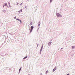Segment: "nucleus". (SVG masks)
<instances>
[{"mask_svg": "<svg viewBox=\"0 0 75 75\" xmlns=\"http://www.w3.org/2000/svg\"><path fill=\"white\" fill-rule=\"evenodd\" d=\"M43 47H44V45H43V44H42V46L40 50V54H41V51H42V49H43Z\"/></svg>", "mask_w": 75, "mask_h": 75, "instance_id": "nucleus-2", "label": "nucleus"}, {"mask_svg": "<svg viewBox=\"0 0 75 75\" xmlns=\"http://www.w3.org/2000/svg\"><path fill=\"white\" fill-rule=\"evenodd\" d=\"M16 20H17V21H20L21 24V21L20 20V19L17 18H16Z\"/></svg>", "mask_w": 75, "mask_h": 75, "instance_id": "nucleus-4", "label": "nucleus"}, {"mask_svg": "<svg viewBox=\"0 0 75 75\" xmlns=\"http://www.w3.org/2000/svg\"><path fill=\"white\" fill-rule=\"evenodd\" d=\"M23 10V9H20V10L18 11V13H21L22 12V11Z\"/></svg>", "mask_w": 75, "mask_h": 75, "instance_id": "nucleus-6", "label": "nucleus"}, {"mask_svg": "<svg viewBox=\"0 0 75 75\" xmlns=\"http://www.w3.org/2000/svg\"><path fill=\"white\" fill-rule=\"evenodd\" d=\"M72 49H74V48H75V46H72Z\"/></svg>", "mask_w": 75, "mask_h": 75, "instance_id": "nucleus-11", "label": "nucleus"}, {"mask_svg": "<svg viewBox=\"0 0 75 75\" xmlns=\"http://www.w3.org/2000/svg\"><path fill=\"white\" fill-rule=\"evenodd\" d=\"M40 24H41V22H40V21L38 22V26H40Z\"/></svg>", "mask_w": 75, "mask_h": 75, "instance_id": "nucleus-8", "label": "nucleus"}, {"mask_svg": "<svg viewBox=\"0 0 75 75\" xmlns=\"http://www.w3.org/2000/svg\"><path fill=\"white\" fill-rule=\"evenodd\" d=\"M56 16L57 17H59V18H61V17H62V15L58 12L56 13Z\"/></svg>", "mask_w": 75, "mask_h": 75, "instance_id": "nucleus-1", "label": "nucleus"}, {"mask_svg": "<svg viewBox=\"0 0 75 75\" xmlns=\"http://www.w3.org/2000/svg\"><path fill=\"white\" fill-rule=\"evenodd\" d=\"M35 10H37V7H35Z\"/></svg>", "mask_w": 75, "mask_h": 75, "instance_id": "nucleus-15", "label": "nucleus"}, {"mask_svg": "<svg viewBox=\"0 0 75 75\" xmlns=\"http://www.w3.org/2000/svg\"><path fill=\"white\" fill-rule=\"evenodd\" d=\"M62 49H63V48H61V50H62Z\"/></svg>", "mask_w": 75, "mask_h": 75, "instance_id": "nucleus-25", "label": "nucleus"}, {"mask_svg": "<svg viewBox=\"0 0 75 75\" xmlns=\"http://www.w3.org/2000/svg\"><path fill=\"white\" fill-rule=\"evenodd\" d=\"M34 28V26H31L30 27V33H31V32H32V30H33V29Z\"/></svg>", "mask_w": 75, "mask_h": 75, "instance_id": "nucleus-3", "label": "nucleus"}, {"mask_svg": "<svg viewBox=\"0 0 75 75\" xmlns=\"http://www.w3.org/2000/svg\"><path fill=\"white\" fill-rule=\"evenodd\" d=\"M9 7H11V6H10V5H9Z\"/></svg>", "mask_w": 75, "mask_h": 75, "instance_id": "nucleus-19", "label": "nucleus"}, {"mask_svg": "<svg viewBox=\"0 0 75 75\" xmlns=\"http://www.w3.org/2000/svg\"><path fill=\"white\" fill-rule=\"evenodd\" d=\"M50 3H52V0H50Z\"/></svg>", "mask_w": 75, "mask_h": 75, "instance_id": "nucleus-16", "label": "nucleus"}, {"mask_svg": "<svg viewBox=\"0 0 75 75\" xmlns=\"http://www.w3.org/2000/svg\"><path fill=\"white\" fill-rule=\"evenodd\" d=\"M2 11H3V13H6V11L5 10H3Z\"/></svg>", "mask_w": 75, "mask_h": 75, "instance_id": "nucleus-9", "label": "nucleus"}, {"mask_svg": "<svg viewBox=\"0 0 75 75\" xmlns=\"http://www.w3.org/2000/svg\"><path fill=\"white\" fill-rule=\"evenodd\" d=\"M41 75H42V73H41Z\"/></svg>", "mask_w": 75, "mask_h": 75, "instance_id": "nucleus-27", "label": "nucleus"}, {"mask_svg": "<svg viewBox=\"0 0 75 75\" xmlns=\"http://www.w3.org/2000/svg\"><path fill=\"white\" fill-rule=\"evenodd\" d=\"M21 68L19 69V72H20V71H21Z\"/></svg>", "mask_w": 75, "mask_h": 75, "instance_id": "nucleus-12", "label": "nucleus"}, {"mask_svg": "<svg viewBox=\"0 0 75 75\" xmlns=\"http://www.w3.org/2000/svg\"><path fill=\"white\" fill-rule=\"evenodd\" d=\"M14 17H15V18H16V16H15Z\"/></svg>", "mask_w": 75, "mask_h": 75, "instance_id": "nucleus-24", "label": "nucleus"}, {"mask_svg": "<svg viewBox=\"0 0 75 75\" xmlns=\"http://www.w3.org/2000/svg\"><path fill=\"white\" fill-rule=\"evenodd\" d=\"M47 73H48V70H47L46 71L45 74H47Z\"/></svg>", "mask_w": 75, "mask_h": 75, "instance_id": "nucleus-14", "label": "nucleus"}, {"mask_svg": "<svg viewBox=\"0 0 75 75\" xmlns=\"http://www.w3.org/2000/svg\"><path fill=\"white\" fill-rule=\"evenodd\" d=\"M6 6L8 8V6L7 5Z\"/></svg>", "mask_w": 75, "mask_h": 75, "instance_id": "nucleus-23", "label": "nucleus"}, {"mask_svg": "<svg viewBox=\"0 0 75 75\" xmlns=\"http://www.w3.org/2000/svg\"><path fill=\"white\" fill-rule=\"evenodd\" d=\"M22 4H23V3H22L20 4V5H21Z\"/></svg>", "mask_w": 75, "mask_h": 75, "instance_id": "nucleus-20", "label": "nucleus"}, {"mask_svg": "<svg viewBox=\"0 0 75 75\" xmlns=\"http://www.w3.org/2000/svg\"><path fill=\"white\" fill-rule=\"evenodd\" d=\"M3 7H4V6H3Z\"/></svg>", "mask_w": 75, "mask_h": 75, "instance_id": "nucleus-26", "label": "nucleus"}, {"mask_svg": "<svg viewBox=\"0 0 75 75\" xmlns=\"http://www.w3.org/2000/svg\"><path fill=\"white\" fill-rule=\"evenodd\" d=\"M17 5H18V3H17Z\"/></svg>", "mask_w": 75, "mask_h": 75, "instance_id": "nucleus-21", "label": "nucleus"}, {"mask_svg": "<svg viewBox=\"0 0 75 75\" xmlns=\"http://www.w3.org/2000/svg\"><path fill=\"white\" fill-rule=\"evenodd\" d=\"M51 43H52V42H49L48 43V45L49 46H50L51 44Z\"/></svg>", "mask_w": 75, "mask_h": 75, "instance_id": "nucleus-7", "label": "nucleus"}, {"mask_svg": "<svg viewBox=\"0 0 75 75\" xmlns=\"http://www.w3.org/2000/svg\"><path fill=\"white\" fill-rule=\"evenodd\" d=\"M57 69V67H55L53 69V72H54L55 70Z\"/></svg>", "mask_w": 75, "mask_h": 75, "instance_id": "nucleus-5", "label": "nucleus"}, {"mask_svg": "<svg viewBox=\"0 0 75 75\" xmlns=\"http://www.w3.org/2000/svg\"><path fill=\"white\" fill-rule=\"evenodd\" d=\"M32 24H33V22H31L30 23V25H32Z\"/></svg>", "mask_w": 75, "mask_h": 75, "instance_id": "nucleus-17", "label": "nucleus"}, {"mask_svg": "<svg viewBox=\"0 0 75 75\" xmlns=\"http://www.w3.org/2000/svg\"><path fill=\"white\" fill-rule=\"evenodd\" d=\"M38 44H37V47H38Z\"/></svg>", "mask_w": 75, "mask_h": 75, "instance_id": "nucleus-18", "label": "nucleus"}, {"mask_svg": "<svg viewBox=\"0 0 75 75\" xmlns=\"http://www.w3.org/2000/svg\"><path fill=\"white\" fill-rule=\"evenodd\" d=\"M27 6H25V8H27Z\"/></svg>", "mask_w": 75, "mask_h": 75, "instance_id": "nucleus-22", "label": "nucleus"}, {"mask_svg": "<svg viewBox=\"0 0 75 75\" xmlns=\"http://www.w3.org/2000/svg\"><path fill=\"white\" fill-rule=\"evenodd\" d=\"M4 5L5 6H7V4L6 3H5L4 4Z\"/></svg>", "mask_w": 75, "mask_h": 75, "instance_id": "nucleus-10", "label": "nucleus"}, {"mask_svg": "<svg viewBox=\"0 0 75 75\" xmlns=\"http://www.w3.org/2000/svg\"><path fill=\"white\" fill-rule=\"evenodd\" d=\"M27 58V56L26 57H25L24 58H23V59H25L26 58Z\"/></svg>", "mask_w": 75, "mask_h": 75, "instance_id": "nucleus-13", "label": "nucleus"}, {"mask_svg": "<svg viewBox=\"0 0 75 75\" xmlns=\"http://www.w3.org/2000/svg\"><path fill=\"white\" fill-rule=\"evenodd\" d=\"M27 1H29V0H27Z\"/></svg>", "mask_w": 75, "mask_h": 75, "instance_id": "nucleus-28", "label": "nucleus"}]
</instances>
